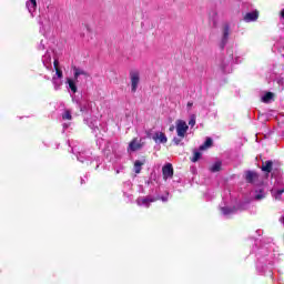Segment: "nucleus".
<instances>
[{"instance_id":"1","label":"nucleus","mask_w":284,"mask_h":284,"mask_svg":"<svg viewBox=\"0 0 284 284\" xmlns=\"http://www.w3.org/2000/svg\"><path fill=\"white\" fill-rule=\"evenodd\" d=\"M73 70V79L68 78L67 83L69 85V89L73 94H77L78 89H77V83H79V79L83 77L84 79H89L90 73H88L85 70L79 68V67H72Z\"/></svg>"},{"instance_id":"2","label":"nucleus","mask_w":284,"mask_h":284,"mask_svg":"<svg viewBox=\"0 0 284 284\" xmlns=\"http://www.w3.org/2000/svg\"><path fill=\"white\" fill-rule=\"evenodd\" d=\"M212 138H207L206 141L202 145H200L199 149H194L193 156L191 158L192 163H196L197 161H200L202 156L201 152L210 150V148H212Z\"/></svg>"},{"instance_id":"3","label":"nucleus","mask_w":284,"mask_h":284,"mask_svg":"<svg viewBox=\"0 0 284 284\" xmlns=\"http://www.w3.org/2000/svg\"><path fill=\"white\" fill-rule=\"evenodd\" d=\"M175 125H176L175 130H176L178 136H180L181 139H185V135L187 134V130H190L187 122L183 120H176Z\"/></svg>"},{"instance_id":"4","label":"nucleus","mask_w":284,"mask_h":284,"mask_svg":"<svg viewBox=\"0 0 284 284\" xmlns=\"http://www.w3.org/2000/svg\"><path fill=\"white\" fill-rule=\"evenodd\" d=\"M130 79H131V92H136L139 90V83H141V74L139 71H131L130 72Z\"/></svg>"},{"instance_id":"5","label":"nucleus","mask_w":284,"mask_h":284,"mask_svg":"<svg viewBox=\"0 0 284 284\" xmlns=\"http://www.w3.org/2000/svg\"><path fill=\"white\" fill-rule=\"evenodd\" d=\"M162 174L164 181H168V179H172L174 176V168H172V164L168 163L162 168Z\"/></svg>"},{"instance_id":"6","label":"nucleus","mask_w":284,"mask_h":284,"mask_svg":"<svg viewBox=\"0 0 284 284\" xmlns=\"http://www.w3.org/2000/svg\"><path fill=\"white\" fill-rule=\"evenodd\" d=\"M156 201V197L154 196H144L139 197L136 200L138 205H144V207H150V203H154Z\"/></svg>"},{"instance_id":"7","label":"nucleus","mask_w":284,"mask_h":284,"mask_svg":"<svg viewBox=\"0 0 284 284\" xmlns=\"http://www.w3.org/2000/svg\"><path fill=\"white\" fill-rule=\"evenodd\" d=\"M245 179L247 183H257L258 182V173L254 171H247L245 173Z\"/></svg>"},{"instance_id":"8","label":"nucleus","mask_w":284,"mask_h":284,"mask_svg":"<svg viewBox=\"0 0 284 284\" xmlns=\"http://www.w3.org/2000/svg\"><path fill=\"white\" fill-rule=\"evenodd\" d=\"M152 139L155 143H168V136L163 132H155Z\"/></svg>"},{"instance_id":"9","label":"nucleus","mask_w":284,"mask_h":284,"mask_svg":"<svg viewBox=\"0 0 284 284\" xmlns=\"http://www.w3.org/2000/svg\"><path fill=\"white\" fill-rule=\"evenodd\" d=\"M229 37H230V26L224 24L223 26V38H222V42H221V48H225V45L227 44Z\"/></svg>"},{"instance_id":"10","label":"nucleus","mask_w":284,"mask_h":284,"mask_svg":"<svg viewBox=\"0 0 284 284\" xmlns=\"http://www.w3.org/2000/svg\"><path fill=\"white\" fill-rule=\"evenodd\" d=\"M143 148V144L141 143V141L134 139L130 142L129 144V150L131 152H138V150H141Z\"/></svg>"},{"instance_id":"11","label":"nucleus","mask_w":284,"mask_h":284,"mask_svg":"<svg viewBox=\"0 0 284 284\" xmlns=\"http://www.w3.org/2000/svg\"><path fill=\"white\" fill-rule=\"evenodd\" d=\"M42 63L44 67H47L48 69L51 68L52 65V55H50V52H47L43 57H42Z\"/></svg>"},{"instance_id":"12","label":"nucleus","mask_w":284,"mask_h":284,"mask_svg":"<svg viewBox=\"0 0 284 284\" xmlns=\"http://www.w3.org/2000/svg\"><path fill=\"white\" fill-rule=\"evenodd\" d=\"M143 165H145V159L136 160L134 162V172H135V174H141V170L143 168Z\"/></svg>"},{"instance_id":"13","label":"nucleus","mask_w":284,"mask_h":284,"mask_svg":"<svg viewBox=\"0 0 284 284\" xmlns=\"http://www.w3.org/2000/svg\"><path fill=\"white\" fill-rule=\"evenodd\" d=\"M258 19V12L257 11H253V12H248L245 14L244 17V21H256Z\"/></svg>"},{"instance_id":"14","label":"nucleus","mask_w":284,"mask_h":284,"mask_svg":"<svg viewBox=\"0 0 284 284\" xmlns=\"http://www.w3.org/2000/svg\"><path fill=\"white\" fill-rule=\"evenodd\" d=\"M273 165L274 163L272 161H266L263 163L261 170L262 172H266L267 174H270V172H272Z\"/></svg>"},{"instance_id":"15","label":"nucleus","mask_w":284,"mask_h":284,"mask_svg":"<svg viewBox=\"0 0 284 284\" xmlns=\"http://www.w3.org/2000/svg\"><path fill=\"white\" fill-rule=\"evenodd\" d=\"M27 8L29 12H34V10H37V0H28Z\"/></svg>"},{"instance_id":"16","label":"nucleus","mask_w":284,"mask_h":284,"mask_svg":"<svg viewBox=\"0 0 284 284\" xmlns=\"http://www.w3.org/2000/svg\"><path fill=\"white\" fill-rule=\"evenodd\" d=\"M89 128H91V130L97 133V131L99 130V122L97 120L92 121L90 120L89 121Z\"/></svg>"},{"instance_id":"17","label":"nucleus","mask_w":284,"mask_h":284,"mask_svg":"<svg viewBox=\"0 0 284 284\" xmlns=\"http://www.w3.org/2000/svg\"><path fill=\"white\" fill-rule=\"evenodd\" d=\"M52 83H53L55 90H59V88H61V85H63V82L60 79H58L57 77L52 78Z\"/></svg>"},{"instance_id":"18","label":"nucleus","mask_w":284,"mask_h":284,"mask_svg":"<svg viewBox=\"0 0 284 284\" xmlns=\"http://www.w3.org/2000/svg\"><path fill=\"white\" fill-rule=\"evenodd\" d=\"M272 99H274V93L267 92V93L262 98V101H263L264 103H268L270 101H272Z\"/></svg>"},{"instance_id":"19","label":"nucleus","mask_w":284,"mask_h":284,"mask_svg":"<svg viewBox=\"0 0 284 284\" xmlns=\"http://www.w3.org/2000/svg\"><path fill=\"white\" fill-rule=\"evenodd\" d=\"M272 194L275 199H281V195L284 194V189L282 190H273Z\"/></svg>"},{"instance_id":"20","label":"nucleus","mask_w":284,"mask_h":284,"mask_svg":"<svg viewBox=\"0 0 284 284\" xmlns=\"http://www.w3.org/2000/svg\"><path fill=\"white\" fill-rule=\"evenodd\" d=\"M221 212H222V214H224V216H227L230 214H234V210H232L230 207H222Z\"/></svg>"},{"instance_id":"21","label":"nucleus","mask_w":284,"mask_h":284,"mask_svg":"<svg viewBox=\"0 0 284 284\" xmlns=\"http://www.w3.org/2000/svg\"><path fill=\"white\" fill-rule=\"evenodd\" d=\"M173 143H174V145H183V138H181L179 135L173 138Z\"/></svg>"},{"instance_id":"22","label":"nucleus","mask_w":284,"mask_h":284,"mask_svg":"<svg viewBox=\"0 0 284 284\" xmlns=\"http://www.w3.org/2000/svg\"><path fill=\"white\" fill-rule=\"evenodd\" d=\"M62 119H63V120L71 121V120H72V113H70V111H65V112L62 114Z\"/></svg>"},{"instance_id":"23","label":"nucleus","mask_w":284,"mask_h":284,"mask_svg":"<svg viewBox=\"0 0 284 284\" xmlns=\"http://www.w3.org/2000/svg\"><path fill=\"white\" fill-rule=\"evenodd\" d=\"M205 201H212V190L204 193Z\"/></svg>"},{"instance_id":"24","label":"nucleus","mask_w":284,"mask_h":284,"mask_svg":"<svg viewBox=\"0 0 284 284\" xmlns=\"http://www.w3.org/2000/svg\"><path fill=\"white\" fill-rule=\"evenodd\" d=\"M189 125H191V128H194V125H196V116L192 115L190 121H189Z\"/></svg>"},{"instance_id":"25","label":"nucleus","mask_w":284,"mask_h":284,"mask_svg":"<svg viewBox=\"0 0 284 284\" xmlns=\"http://www.w3.org/2000/svg\"><path fill=\"white\" fill-rule=\"evenodd\" d=\"M80 110L81 112H88V110H90V104H80Z\"/></svg>"},{"instance_id":"26","label":"nucleus","mask_w":284,"mask_h":284,"mask_svg":"<svg viewBox=\"0 0 284 284\" xmlns=\"http://www.w3.org/2000/svg\"><path fill=\"white\" fill-rule=\"evenodd\" d=\"M77 159H78V161H80V163H83L85 161V155L83 153H79Z\"/></svg>"},{"instance_id":"27","label":"nucleus","mask_w":284,"mask_h":284,"mask_svg":"<svg viewBox=\"0 0 284 284\" xmlns=\"http://www.w3.org/2000/svg\"><path fill=\"white\" fill-rule=\"evenodd\" d=\"M220 170H221V162L216 161L214 163V172H220Z\"/></svg>"},{"instance_id":"28","label":"nucleus","mask_w":284,"mask_h":284,"mask_svg":"<svg viewBox=\"0 0 284 284\" xmlns=\"http://www.w3.org/2000/svg\"><path fill=\"white\" fill-rule=\"evenodd\" d=\"M55 74H57L58 79H60V80L63 79V71L57 69Z\"/></svg>"},{"instance_id":"29","label":"nucleus","mask_w":284,"mask_h":284,"mask_svg":"<svg viewBox=\"0 0 284 284\" xmlns=\"http://www.w3.org/2000/svg\"><path fill=\"white\" fill-rule=\"evenodd\" d=\"M155 199H156V201H159V199H160L163 203H168V195L158 196Z\"/></svg>"},{"instance_id":"30","label":"nucleus","mask_w":284,"mask_h":284,"mask_svg":"<svg viewBox=\"0 0 284 284\" xmlns=\"http://www.w3.org/2000/svg\"><path fill=\"white\" fill-rule=\"evenodd\" d=\"M38 50H45V44L43 43V40H41Z\"/></svg>"},{"instance_id":"31","label":"nucleus","mask_w":284,"mask_h":284,"mask_svg":"<svg viewBox=\"0 0 284 284\" xmlns=\"http://www.w3.org/2000/svg\"><path fill=\"white\" fill-rule=\"evenodd\" d=\"M148 139H152L154 135H152V130H149L145 132Z\"/></svg>"},{"instance_id":"32","label":"nucleus","mask_w":284,"mask_h":284,"mask_svg":"<svg viewBox=\"0 0 284 284\" xmlns=\"http://www.w3.org/2000/svg\"><path fill=\"white\" fill-rule=\"evenodd\" d=\"M264 197H265L264 194H257V195H255L256 201H261V199H264Z\"/></svg>"},{"instance_id":"33","label":"nucleus","mask_w":284,"mask_h":284,"mask_svg":"<svg viewBox=\"0 0 284 284\" xmlns=\"http://www.w3.org/2000/svg\"><path fill=\"white\" fill-rule=\"evenodd\" d=\"M192 105H194V103L187 102V109H189V110H190V108H192Z\"/></svg>"},{"instance_id":"34","label":"nucleus","mask_w":284,"mask_h":284,"mask_svg":"<svg viewBox=\"0 0 284 284\" xmlns=\"http://www.w3.org/2000/svg\"><path fill=\"white\" fill-rule=\"evenodd\" d=\"M59 61L54 60V68H58Z\"/></svg>"},{"instance_id":"35","label":"nucleus","mask_w":284,"mask_h":284,"mask_svg":"<svg viewBox=\"0 0 284 284\" xmlns=\"http://www.w3.org/2000/svg\"><path fill=\"white\" fill-rule=\"evenodd\" d=\"M281 18L284 19V9L281 11Z\"/></svg>"},{"instance_id":"36","label":"nucleus","mask_w":284,"mask_h":284,"mask_svg":"<svg viewBox=\"0 0 284 284\" xmlns=\"http://www.w3.org/2000/svg\"><path fill=\"white\" fill-rule=\"evenodd\" d=\"M170 132H174V125L170 126Z\"/></svg>"},{"instance_id":"37","label":"nucleus","mask_w":284,"mask_h":284,"mask_svg":"<svg viewBox=\"0 0 284 284\" xmlns=\"http://www.w3.org/2000/svg\"><path fill=\"white\" fill-rule=\"evenodd\" d=\"M84 183H85V180L81 178V185H83Z\"/></svg>"},{"instance_id":"38","label":"nucleus","mask_w":284,"mask_h":284,"mask_svg":"<svg viewBox=\"0 0 284 284\" xmlns=\"http://www.w3.org/2000/svg\"><path fill=\"white\" fill-rule=\"evenodd\" d=\"M210 170H211V172H214V165H212V166L210 168Z\"/></svg>"}]
</instances>
